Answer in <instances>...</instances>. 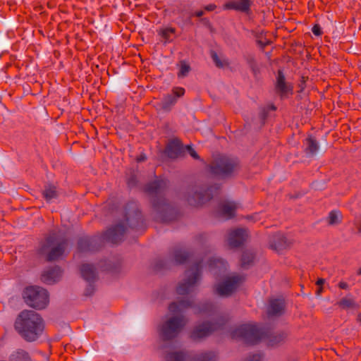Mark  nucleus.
I'll list each match as a JSON object with an SVG mask.
<instances>
[{
	"label": "nucleus",
	"instance_id": "f257e3e1",
	"mask_svg": "<svg viewBox=\"0 0 361 361\" xmlns=\"http://www.w3.org/2000/svg\"><path fill=\"white\" fill-rule=\"evenodd\" d=\"M231 336L232 338L241 340L248 344H256L264 340L268 345L274 347L282 343L287 335L283 332L264 333L255 324H244L233 328L231 331Z\"/></svg>",
	"mask_w": 361,
	"mask_h": 361
},
{
	"label": "nucleus",
	"instance_id": "f03ea898",
	"mask_svg": "<svg viewBox=\"0 0 361 361\" xmlns=\"http://www.w3.org/2000/svg\"><path fill=\"white\" fill-rule=\"evenodd\" d=\"M14 328L26 341H36L42 334L44 324L41 316L33 310H23L18 315Z\"/></svg>",
	"mask_w": 361,
	"mask_h": 361
},
{
	"label": "nucleus",
	"instance_id": "7ed1b4c3",
	"mask_svg": "<svg viewBox=\"0 0 361 361\" xmlns=\"http://www.w3.org/2000/svg\"><path fill=\"white\" fill-rule=\"evenodd\" d=\"M68 240L63 233L53 231L49 233L39 248V253L44 255L47 261L59 259L65 252Z\"/></svg>",
	"mask_w": 361,
	"mask_h": 361
},
{
	"label": "nucleus",
	"instance_id": "20e7f679",
	"mask_svg": "<svg viewBox=\"0 0 361 361\" xmlns=\"http://www.w3.org/2000/svg\"><path fill=\"white\" fill-rule=\"evenodd\" d=\"M23 297L26 304L35 309H44L49 302L47 291L38 286L26 288L23 291Z\"/></svg>",
	"mask_w": 361,
	"mask_h": 361
},
{
	"label": "nucleus",
	"instance_id": "39448f33",
	"mask_svg": "<svg viewBox=\"0 0 361 361\" xmlns=\"http://www.w3.org/2000/svg\"><path fill=\"white\" fill-rule=\"evenodd\" d=\"M238 167V164L235 159L221 156L211 163L209 170L210 173L214 176L226 178L235 171Z\"/></svg>",
	"mask_w": 361,
	"mask_h": 361
},
{
	"label": "nucleus",
	"instance_id": "423d86ee",
	"mask_svg": "<svg viewBox=\"0 0 361 361\" xmlns=\"http://www.w3.org/2000/svg\"><path fill=\"white\" fill-rule=\"evenodd\" d=\"M200 263H196L191 269L185 271V279L177 288V293L179 295H185L192 291L200 278Z\"/></svg>",
	"mask_w": 361,
	"mask_h": 361
},
{
	"label": "nucleus",
	"instance_id": "0eeeda50",
	"mask_svg": "<svg viewBox=\"0 0 361 361\" xmlns=\"http://www.w3.org/2000/svg\"><path fill=\"white\" fill-rule=\"evenodd\" d=\"M186 322L183 317H173L169 319L161 327L160 332L162 338L164 340H170L176 337Z\"/></svg>",
	"mask_w": 361,
	"mask_h": 361
},
{
	"label": "nucleus",
	"instance_id": "6e6552de",
	"mask_svg": "<svg viewBox=\"0 0 361 361\" xmlns=\"http://www.w3.org/2000/svg\"><path fill=\"white\" fill-rule=\"evenodd\" d=\"M243 281L244 278L240 275L228 276L216 286V293L220 296L227 297L233 293Z\"/></svg>",
	"mask_w": 361,
	"mask_h": 361
},
{
	"label": "nucleus",
	"instance_id": "1a4fd4ad",
	"mask_svg": "<svg viewBox=\"0 0 361 361\" xmlns=\"http://www.w3.org/2000/svg\"><path fill=\"white\" fill-rule=\"evenodd\" d=\"M224 324V320L221 318L219 320L214 323H203L199 325L191 333V338L194 340L200 339L209 336L213 331L219 329Z\"/></svg>",
	"mask_w": 361,
	"mask_h": 361
},
{
	"label": "nucleus",
	"instance_id": "9d476101",
	"mask_svg": "<svg viewBox=\"0 0 361 361\" xmlns=\"http://www.w3.org/2000/svg\"><path fill=\"white\" fill-rule=\"evenodd\" d=\"M252 0H228L224 4V9L249 13L252 5Z\"/></svg>",
	"mask_w": 361,
	"mask_h": 361
},
{
	"label": "nucleus",
	"instance_id": "9b49d317",
	"mask_svg": "<svg viewBox=\"0 0 361 361\" xmlns=\"http://www.w3.org/2000/svg\"><path fill=\"white\" fill-rule=\"evenodd\" d=\"M247 236V231L243 228L232 230L228 235V244L231 247H237L240 246L245 240Z\"/></svg>",
	"mask_w": 361,
	"mask_h": 361
},
{
	"label": "nucleus",
	"instance_id": "f8f14e48",
	"mask_svg": "<svg viewBox=\"0 0 361 361\" xmlns=\"http://www.w3.org/2000/svg\"><path fill=\"white\" fill-rule=\"evenodd\" d=\"M276 90L281 97L293 93V86L291 84L286 81L285 77L281 71H278Z\"/></svg>",
	"mask_w": 361,
	"mask_h": 361
},
{
	"label": "nucleus",
	"instance_id": "ddd939ff",
	"mask_svg": "<svg viewBox=\"0 0 361 361\" xmlns=\"http://www.w3.org/2000/svg\"><path fill=\"white\" fill-rule=\"evenodd\" d=\"M125 231L124 225L118 224L116 227L109 229L105 233L104 238L113 243H117L122 240Z\"/></svg>",
	"mask_w": 361,
	"mask_h": 361
},
{
	"label": "nucleus",
	"instance_id": "4468645a",
	"mask_svg": "<svg viewBox=\"0 0 361 361\" xmlns=\"http://www.w3.org/2000/svg\"><path fill=\"white\" fill-rule=\"evenodd\" d=\"M237 204L233 202L224 201L220 203L217 213L225 219H231L235 216Z\"/></svg>",
	"mask_w": 361,
	"mask_h": 361
},
{
	"label": "nucleus",
	"instance_id": "2eb2a0df",
	"mask_svg": "<svg viewBox=\"0 0 361 361\" xmlns=\"http://www.w3.org/2000/svg\"><path fill=\"white\" fill-rule=\"evenodd\" d=\"M212 188L209 189L205 195H202L201 192H198L197 190H192L189 192L188 197L187 198V201L190 205L192 206H199L200 204H204L206 201L211 199V196L209 192Z\"/></svg>",
	"mask_w": 361,
	"mask_h": 361
},
{
	"label": "nucleus",
	"instance_id": "dca6fc26",
	"mask_svg": "<svg viewBox=\"0 0 361 361\" xmlns=\"http://www.w3.org/2000/svg\"><path fill=\"white\" fill-rule=\"evenodd\" d=\"M61 273L62 271L59 267H54L44 271L42 274L41 279L45 283L52 284L59 280L61 276Z\"/></svg>",
	"mask_w": 361,
	"mask_h": 361
},
{
	"label": "nucleus",
	"instance_id": "f3484780",
	"mask_svg": "<svg viewBox=\"0 0 361 361\" xmlns=\"http://www.w3.org/2000/svg\"><path fill=\"white\" fill-rule=\"evenodd\" d=\"M183 146L181 142L178 139L171 140L167 145L165 153L170 158H176L181 154Z\"/></svg>",
	"mask_w": 361,
	"mask_h": 361
},
{
	"label": "nucleus",
	"instance_id": "a211bd4d",
	"mask_svg": "<svg viewBox=\"0 0 361 361\" xmlns=\"http://www.w3.org/2000/svg\"><path fill=\"white\" fill-rule=\"evenodd\" d=\"M284 300L282 299H272L269 301L268 314L272 316L280 315L284 310Z\"/></svg>",
	"mask_w": 361,
	"mask_h": 361
},
{
	"label": "nucleus",
	"instance_id": "6ab92c4d",
	"mask_svg": "<svg viewBox=\"0 0 361 361\" xmlns=\"http://www.w3.org/2000/svg\"><path fill=\"white\" fill-rule=\"evenodd\" d=\"M288 246L286 238L281 233H278L272 237L270 241V247L276 251H281Z\"/></svg>",
	"mask_w": 361,
	"mask_h": 361
},
{
	"label": "nucleus",
	"instance_id": "aec40b11",
	"mask_svg": "<svg viewBox=\"0 0 361 361\" xmlns=\"http://www.w3.org/2000/svg\"><path fill=\"white\" fill-rule=\"evenodd\" d=\"M167 186V182L165 180H157L148 184L146 190L151 195H160L163 190Z\"/></svg>",
	"mask_w": 361,
	"mask_h": 361
},
{
	"label": "nucleus",
	"instance_id": "412c9836",
	"mask_svg": "<svg viewBox=\"0 0 361 361\" xmlns=\"http://www.w3.org/2000/svg\"><path fill=\"white\" fill-rule=\"evenodd\" d=\"M305 152L310 155H314L319 149V143L312 136H308L305 140Z\"/></svg>",
	"mask_w": 361,
	"mask_h": 361
},
{
	"label": "nucleus",
	"instance_id": "4be33fe9",
	"mask_svg": "<svg viewBox=\"0 0 361 361\" xmlns=\"http://www.w3.org/2000/svg\"><path fill=\"white\" fill-rule=\"evenodd\" d=\"M80 271L82 278L87 281H92L96 279L95 269L91 264H82Z\"/></svg>",
	"mask_w": 361,
	"mask_h": 361
},
{
	"label": "nucleus",
	"instance_id": "5701e85b",
	"mask_svg": "<svg viewBox=\"0 0 361 361\" xmlns=\"http://www.w3.org/2000/svg\"><path fill=\"white\" fill-rule=\"evenodd\" d=\"M342 310L357 309L358 305L351 296H346L341 298L336 303Z\"/></svg>",
	"mask_w": 361,
	"mask_h": 361
},
{
	"label": "nucleus",
	"instance_id": "b1692460",
	"mask_svg": "<svg viewBox=\"0 0 361 361\" xmlns=\"http://www.w3.org/2000/svg\"><path fill=\"white\" fill-rule=\"evenodd\" d=\"M9 361H32V360L27 351L18 349L10 355Z\"/></svg>",
	"mask_w": 361,
	"mask_h": 361
},
{
	"label": "nucleus",
	"instance_id": "393cba45",
	"mask_svg": "<svg viewBox=\"0 0 361 361\" xmlns=\"http://www.w3.org/2000/svg\"><path fill=\"white\" fill-rule=\"evenodd\" d=\"M191 306L189 300H180L178 302H172L169 307V311L173 314H177L183 312L184 310Z\"/></svg>",
	"mask_w": 361,
	"mask_h": 361
},
{
	"label": "nucleus",
	"instance_id": "a878e982",
	"mask_svg": "<svg viewBox=\"0 0 361 361\" xmlns=\"http://www.w3.org/2000/svg\"><path fill=\"white\" fill-rule=\"evenodd\" d=\"M177 102V99L173 94H166L164 96L161 104V107L162 109L165 111L171 110V107L176 104Z\"/></svg>",
	"mask_w": 361,
	"mask_h": 361
},
{
	"label": "nucleus",
	"instance_id": "bb28decb",
	"mask_svg": "<svg viewBox=\"0 0 361 361\" xmlns=\"http://www.w3.org/2000/svg\"><path fill=\"white\" fill-rule=\"evenodd\" d=\"M42 194L43 197L47 202H49L58 197V192L56 188L53 185L46 186Z\"/></svg>",
	"mask_w": 361,
	"mask_h": 361
},
{
	"label": "nucleus",
	"instance_id": "cd10ccee",
	"mask_svg": "<svg viewBox=\"0 0 361 361\" xmlns=\"http://www.w3.org/2000/svg\"><path fill=\"white\" fill-rule=\"evenodd\" d=\"M342 215L338 211H331L327 218V221L329 225H337L341 221Z\"/></svg>",
	"mask_w": 361,
	"mask_h": 361
},
{
	"label": "nucleus",
	"instance_id": "c85d7f7f",
	"mask_svg": "<svg viewBox=\"0 0 361 361\" xmlns=\"http://www.w3.org/2000/svg\"><path fill=\"white\" fill-rule=\"evenodd\" d=\"M175 30L173 28H164L159 31V34L161 35L162 39L164 40V43H166L171 40V36L174 34Z\"/></svg>",
	"mask_w": 361,
	"mask_h": 361
},
{
	"label": "nucleus",
	"instance_id": "c756f323",
	"mask_svg": "<svg viewBox=\"0 0 361 361\" xmlns=\"http://www.w3.org/2000/svg\"><path fill=\"white\" fill-rule=\"evenodd\" d=\"M78 250L80 252L93 250L91 247V242L88 238L80 239L78 242Z\"/></svg>",
	"mask_w": 361,
	"mask_h": 361
},
{
	"label": "nucleus",
	"instance_id": "7c9ffc66",
	"mask_svg": "<svg viewBox=\"0 0 361 361\" xmlns=\"http://www.w3.org/2000/svg\"><path fill=\"white\" fill-rule=\"evenodd\" d=\"M216 355L212 353H202L197 356L194 361H215Z\"/></svg>",
	"mask_w": 361,
	"mask_h": 361
},
{
	"label": "nucleus",
	"instance_id": "2f4dec72",
	"mask_svg": "<svg viewBox=\"0 0 361 361\" xmlns=\"http://www.w3.org/2000/svg\"><path fill=\"white\" fill-rule=\"evenodd\" d=\"M185 355L181 352L170 353L166 356V361H183Z\"/></svg>",
	"mask_w": 361,
	"mask_h": 361
},
{
	"label": "nucleus",
	"instance_id": "473e14b6",
	"mask_svg": "<svg viewBox=\"0 0 361 361\" xmlns=\"http://www.w3.org/2000/svg\"><path fill=\"white\" fill-rule=\"evenodd\" d=\"M211 56L215 63L216 66L219 68H223L228 65V63L225 59H221L217 54L214 51H212L211 54Z\"/></svg>",
	"mask_w": 361,
	"mask_h": 361
},
{
	"label": "nucleus",
	"instance_id": "72a5a7b5",
	"mask_svg": "<svg viewBox=\"0 0 361 361\" xmlns=\"http://www.w3.org/2000/svg\"><path fill=\"white\" fill-rule=\"evenodd\" d=\"M188 253L180 250L176 251L174 255L175 261L178 264L184 263L188 259Z\"/></svg>",
	"mask_w": 361,
	"mask_h": 361
},
{
	"label": "nucleus",
	"instance_id": "f704fd0d",
	"mask_svg": "<svg viewBox=\"0 0 361 361\" xmlns=\"http://www.w3.org/2000/svg\"><path fill=\"white\" fill-rule=\"evenodd\" d=\"M190 71V66L185 61H181L180 64V70L178 73V76L179 78H184L188 74Z\"/></svg>",
	"mask_w": 361,
	"mask_h": 361
},
{
	"label": "nucleus",
	"instance_id": "c9c22d12",
	"mask_svg": "<svg viewBox=\"0 0 361 361\" xmlns=\"http://www.w3.org/2000/svg\"><path fill=\"white\" fill-rule=\"evenodd\" d=\"M209 267L224 269L226 268V263L221 259H214L210 260Z\"/></svg>",
	"mask_w": 361,
	"mask_h": 361
},
{
	"label": "nucleus",
	"instance_id": "e433bc0d",
	"mask_svg": "<svg viewBox=\"0 0 361 361\" xmlns=\"http://www.w3.org/2000/svg\"><path fill=\"white\" fill-rule=\"evenodd\" d=\"M185 94V89L180 87H173L172 90V94L178 99V97L183 96Z\"/></svg>",
	"mask_w": 361,
	"mask_h": 361
},
{
	"label": "nucleus",
	"instance_id": "4c0bfd02",
	"mask_svg": "<svg viewBox=\"0 0 361 361\" xmlns=\"http://www.w3.org/2000/svg\"><path fill=\"white\" fill-rule=\"evenodd\" d=\"M253 259V256L252 254L249 253H244L242 256L241 262L242 265L245 266L246 264H248L250 262H251Z\"/></svg>",
	"mask_w": 361,
	"mask_h": 361
},
{
	"label": "nucleus",
	"instance_id": "58836bf2",
	"mask_svg": "<svg viewBox=\"0 0 361 361\" xmlns=\"http://www.w3.org/2000/svg\"><path fill=\"white\" fill-rule=\"evenodd\" d=\"M262 358L261 354L256 353L247 357L245 361H261Z\"/></svg>",
	"mask_w": 361,
	"mask_h": 361
},
{
	"label": "nucleus",
	"instance_id": "ea45409f",
	"mask_svg": "<svg viewBox=\"0 0 361 361\" xmlns=\"http://www.w3.org/2000/svg\"><path fill=\"white\" fill-rule=\"evenodd\" d=\"M153 206L157 210H159L161 209V207H164L166 206V204H165V200H161V203H159L156 200H154V201H153Z\"/></svg>",
	"mask_w": 361,
	"mask_h": 361
},
{
	"label": "nucleus",
	"instance_id": "a19ab883",
	"mask_svg": "<svg viewBox=\"0 0 361 361\" xmlns=\"http://www.w3.org/2000/svg\"><path fill=\"white\" fill-rule=\"evenodd\" d=\"M186 149H188L189 154L192 157H193L195 159H199V156L197 154V152L190 145H187Z\"/></svg>",
	"mask_w": 361,
	"mask_h": 361
},
{
	"label": "nucleus",
	"instance_id": "79ce46f5",
	"mask_svg": "<svg viewBox=\"0 0 361 361\" xmlns=\"http://www.w3.org/2000/svg\"><path fill=\"white\" fill-rule=\"evenodd\" d=\"M312 31L314 35L319 36L322 35L321 27L319 25H314L312 29Z\"/></svg>",
	"mask_w": 361,
	"mask_h": 361
},
{
	"label": "nucleus",
	"instance_id": "37998d69",
	"mask_svg": "<svg viewBox=\"0 0 361 361\" xmlns=\"http://www.w3.org/2000/svg\"><path fill=\"white\" fill-rule=\"evenodd\" d=\"M338 287L341 289L347 290L348 289V284L346 282L341 281L338 283Z\"/></svg>",
	"mask_w": 361,
	"mask_h": 361
},
{
	"label": "nucleus",
	"instance_id": "c03bdc74",
	"mask_svg": "<svg viewBox=\"0 0 361 361\" xmlns=\"http://www.w3.org/2000/svg\"><path fill=\"white\" fill-rule=\"evenodd\" d=\"M216 8V6L215 4H209L204 7V9L207 11H214Z\"/></svg>",
	"mask_w": 361,
	"mask_h": 361
},
{
	"label": "nucleus",
	"instance_id": "a18cd8bd",
	"mask_svg": "<svg viewBox=\"0 0 361 361\" xmlns=\"http://www.w3.org/2000/svg\"><path fill=\"white\" fill-rule=\"evenodd\" d=\"M325 282V280L324 279H319L317 280V281L316 282V284L318 286H321L322 287L323 284Z\"/></svg>",
	"mask_w": 361,
	"mask_h": 361
},
{
	"label": "nucleus",
	"instance_id": "49530a36",
	"mask_svg": "<svg viewBox=\"0 0 361 361\" xmlns=\"http://www.w3.org/2000/svg\"><path fill=\"white\" fill-rule=\"evenodd\" d=\"M322 291H323V288H322V287H321V286H320V287L319 286V288H318V289H317V290L316 291V294H317V295H320L322 294Z\"/></svg>",
	"mask_w": 361,
	"mask_h": 361
},
{
	"label": "nucleus",
	"instance_id": "de8ad7c7",
	"mask_svg": "<svg viewBox=\"0 0 361 361\" xmlns=\"http://www.w3.org/2000/svg\"><path fill=\"white\" fill-rule=\"evenodd\" d=\"M204 14L203 11H197L195 12V15L197 16V17H201Z\"/></svg>",
	"mask_w": 361,
	"mask_h": 361
},
{
	"label": "nucleus",
	"instance_id": "09e8293b",
	"mask_svg": "<svg viewBox=\"0 0 361 361\" xmlns=\"http://www.w3.org/2000/svg\"><path fill=\"white\" fill-rule=\"evenodd\" d=\"M146 159L145 156L140 155L139 157H137V160L138 161H142Z\"/></svg>",
	"mask_w": 361,
	"mask_h": 361
},
{
	"label": "nucleus",
	"instance_id": "8fccbe9b",
	"mask_svg": "<svg viewBox=\"0 0 361 361\" xmlns=\"http://www.w3.org/2000/svg\"><path fill=\"white\" fill-rule=\"evenodd\" d=\"M357 321L360 323L361 324V313H360L358 315H357Z\"/></svg>",
	"mask_w": 361,
	"mask_h": 361
},
{
	"label": "nucleus",
	"instance_id": "3c124183",
	"mask_svg": "<svg viewBox=\"0 0 361 361\" xmlns=\"http://www.w3.org/2000/svg\"><path fill=\"white\" fill-rule=\"evenodd\" d=\"M358 274H361V269L359 271Z\"/></svg>",
	"mask_w": 361,
	"mask_h": 361
}]
</instances>
